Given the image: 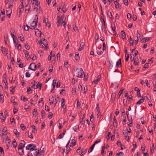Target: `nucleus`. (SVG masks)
Here are the masks:
<instances>
[{
    "mask_svg": "<svg viewBox=\"0 0 156 156\" xmlns=\"http://www.w3.org/2000/svg\"><path fill=\"white\" fill-rule=\"evenodd\" d=\"M37 20H36L35 21H34L30 25L29 28L32 30L35 29L37 27Z\"/></svg>",
    "mask_w": 156,
    "mask_h": 156,
    "instance_id": "f03ea898",
    "label": "nucleus"
},
{
    "mask_svg": "<svg viewBox=\"0 0 156 156\" xmlns=\"http://www.w3.org/2000/svg\"><path fill=\"white\" fill-rule=\"evenodd\" d=\"M125 116V115H124V116H123V118L122 119V124L123 125H125L126 124V117Z\"/></svg>",
    "mask_w": 156,
    "mask_h": 156,
    "instance_id": "79ce46f5",
    "label": "nucleus"
},
{
    "mask_svg": "<svg viewBox=\"0 0 156 156\" xmlns=\"http://www.w3.org/2000/svg\"><path fill=\"white\" fill-rule=\"evenodd\" d=\"M136 35L137 37H138H138H139L140 39L141 40L142 38L140 37V34L138 30H137V31Z\"/></svg>",
    "mask_w": 156,
    "mask_h": 156,
    "instance_id": "8fccbe9b",
    "label": "nucleus"
},
{
    "mask_svg": "<svg viewBox=\"0 0 156 156\" xmlns=\"http://www.w3.org/2000/svg\"><path fill=\"white\" fill-rule=\"evenodd\" d=\"M12 12V10L11 9H10L9 8L8 10H6V15L8 16V18H10V17L11 14Z\"/></svg>",
    "mask_w": 156,
    "mask_h": 156,
    "instance_id": "2eb2a0df",
    "label": "nucleus"
},
{
    "mask_svg": "<svg viewBox=\"0 0 156 156\" xmlns=\"http://www.w3.org/2000/svg\"><path fill=\"white\" fill-rule=\"evenodd\" d=\"M79 129V127L78 125L76 126L74 128H73L75 132L77 131V130L78 129Z\"/></svg>",
    "mask_w": 156,
    "mask_h": 156,
    "instance_id": "052dcab7",
    "label": "nucleus"
},
{
    "mask_svg": "<svg viewBox=\"0 0 156 156\" xmlns=\"http://www.w3.org/2000/svg\"><path fill=\"white\" fill-rule=\"evenodd\" d=\"M19 150V153L20 155H23L24 153V151L23 148V149H18Z\"/></svg>",
    "mask_w": 156,
    "mask_h": 156,
    "instance_id": "5701e85b",
    "label": "nucleus"
},
{
    "mask_svg": "<svg viewBox=\"0 0 156 156\" xmlns=\"http://www.w3.org/2000/svg\"><path fill=\"white\" fill-rule=\"evenodd\" d=\"M45 109L46 111L49 112L50 111L49 107L47 105L45 106Z\"/></svg>",
    "mask_w": 156,
    "mask_h": 156,
    "instance_id": "338daca9",
    "label": "nucleus"
},
{
    "mask_svg": "<svg viewBox=\"0 0 156 156\" xmlns=\"http://www.w3.org/2000/svg\"><path fill=\"white\" fill-rule=\"evenodd\" d=\"M115 7L116 9H121V5L119 4V2H115Z\"/></svg>",
    "mask_w": 156,
    "mask_h": 156,
    "instance_id": "f3484780",
    "label": "nucleus"
},
{
    "mask_svg": "<svg viewBox=\"0 0 156 156\" xmlns=\"http://www.w3.org/2000/svg\"><path fill=\"white\" fill-rule=\"evenodd\" d=\"M29 27L28 25H27L26 26H25L24 27V30L26 31H27L29 30Z\"/></svg>",
    "mask_w": 156,
    "mask_h": 156,
    "instance_id": "774afa93",
    "label": "nucleus"
},
{
    "mask_svg": "<svg viewBox=\"0 0 156 156\" xmlns=\"http://www.w3.org/2000/svg\"><path fill=\"white\" fill-rule=\"evenodd\" d=\"M41 86H42V84L41 83L38 82L36 86V87L35 88V89L38 88V87H39L40 90H41Z\"/></svg>",
    "mask_w": 156,
    "mask_h": 156,
    "instance_id": "393cba45",
    "label": "nucleus"
},
{
    "mask_svg": "<svg viewBox=\"0 0 156 156\" xmlns=\"http://www.w3.org/2000/svg\"><path fill=\"white\" fill-rule=\"evenodd\" d=\"M62 7V10L64 12H65L67 11V9H66V6L65 5V2H62L61 4Z\"/></svg>",
    "mask_w": 156,
    "mask_h": 156,
    "instance_id": "1a4fd4ad",
    "label": "nucleus"
},
{
    "mask_svg": "<svg viewBox=\"0 0 156 156\" xmlns=\"http://www.w3.org/2000/svg\"><path fill=\"white\" fill-rule=\"evenodd\" d=\"M1 13L2 14V15H0V17H1L2 18V20H3V17H5V12L4 11H2L1 12Z\"/></svg>",
    "mask_w": 156,
    "mask_h": 156,
    "instance_id": "4d7b16f0",
    "label": "nucleus"
},
{
    "mask_svg": "<svg viewBox=\"0 0 156 156\" xmlns=\"http://www.w3.org/2000/svg\"><path fill=\"white\" fill-rule=\"evenodd\" d=\"M23 52L25 54V56L26 58L27 59L30 58V56L29 55L28 52L26 50H23Z\"/></svg>",
    "mask_w": 156,
    "mask_h": 156,
    "instance_id": "ddd939ff",
    "label": "nucleus"
},
{
    "mask_svg": "<svg viewBox=\"0 0 156 156\" xmlns=\"http://www.w3.org/2000/svg\"><path fill=\"white\" fill-rule=\"evenodd\" d=\"M19 37L20 38V41H23L24 40V36L22 34Z\"/></svg>",
    "mask_w": 156,
    "mask_h": 156,
    "instance_id": "603ef678",
    "label": "nucleus"
},
{
    "mask_svg": "<svg viewBox=\"0 0 156 156\" xmlns=\"http://www.w3.org/2000/svg\"><path fill=\"white\" fill-rule=\"evenodd\" d=\"M146 97L147 98L149 102L151 103V96L149 95L148 96H147Z\"/></svg>",
    "mask_w": 156,
    "mask_h": 156,
    "instance_id": "0e129e2a",
    "label": "nucleus"
},
{
    "mask_svg": "<svg viewBox=\"0 0 156 156\" xmlns=\"http://www.w3.org/2000/svg\"><path fill=\"white\" fill-rule=\"evenodd\" d=\"M124 90V88L121 89L119 92L118 95V99H119L121 95V94L122 93L123 90Z\"/></svg>",
    "mask_w": 156,
    "mask_h": 156,
    "instance_id": "a878e982",
    "label": "nucleus"
},
{
    "mask_svg": "<svg viewBox=\"0 0 156 156\" xmlns=\"http://www.w3.org/2000/svg\"><path fill=\"white\" fill-rule=\"evenodd\" d=\"M95 145L94 144H93L92 146L88 150L89 153H90L92 151L94 148L95 147Z\"/></svg>",
    "mask_w": 156,
    "mask_h": 156,
    "instance_id": "c9c22d12",
    "label": "nucleus"
},
{
    "mask_svg": "<svg viewBox=\"0 0 156 156\" xmlns=\"http://www.w3.org/2000/svg\"><path fill=\"white\" fill-rule=\"evenodd\" d=\"M83 71L82 68L80 69V70L78 73V75L77 77H78L81 78L83 74Z\"/></svg>",
    "mask_w": 156,
    "mask_h": 156,
    "instance_id": "6e6552de",
    "label": "nucleus"
},
{
    "mask_svg": "<svg viewBox=\"0 0 156 156\" xmlns=\"http://www.w3.org/2000/svg\"><path fill=\"white\" fill-rule=\"evenodd\" d=\"M1 51L2 53L4 55H6L8 54V49L5 48V47L2 46L1 47Z\"/></svg>",
    "mask_w": 156,
    "mask_h": 156,
    "instance_id": "423d86ee",
    "label": "nucleus"
},
{
    "mask_svg": "<svg viewBox=\"0 0 156 156\" xmlns=\"http://www.w3.org/2000/svg\"><path fill=\"white\" fill-rule=\"evenodd\" d=\"M116 66L117 68L122 67V63L121 59H119V60L117 62Z\"/></svg>",
    "mask_w": 156,
    "mask_h": 156,
    "instance_id": "4468645a",
    "label": "nucleus"
},
{
    "mask_svg": "<svg viewBox=\"0 0 156 156\" xmlns=\"http://www.w3.org/2000/svg\"><path fill=\"white\" fill-rule=\"evenodd\" d=\"M19 9H22V10H23L24 9V5L23 4V3L22 2V3H21V4L19 6Z\"/></svg>",
    "mask_w": 156,
    "mask_h": 156,
    "instance_id": "49530a36",
    "label": "nucleus"
},
{
    "mask_svg": "<svg viewBox=\"0 0 156 156\" xmlns=\"http://www.w3.org/2000/svg\"><path fill=\"white\" fill-rule=\"evenodd\" d=\"M80 59V57L79 56V54H76L75 55V59L76 60H78Z\"/></svg>",
    "mask_w": 156,
    "mask_h": 156,
    "instance_id": "680f3d73",
    "label": "nucleus"
},
{
    "mask_svg": "<svg viewBox=\"0 0 156 156\" xmlns=\"http://www.w3.org/2000/svg\"><path fill=\"white\" fill-rule=\"evenodd\" d=\"M21 99L23 100L24 101H28V99L26 98L23 95L21 96Z\"/></svg>",
    "mask_w": 156,
    "mask_h": 156,
    "instance_id": "09e8293b",
    "label": "nucleus"
},
{
    "mask_svg": "<svg viewBox=\"0 0 156 156\" xmlns=\"http://www.w3.org/2000/svg\"><path fill=\"white\" fill-rule=\"evenodd\" d=\"M56 80H53V83H52V86H53V90L55 88V84H56Z\"/></svg>",
    "mask_w": 156,
    "mask_h": 156,
    "instance_id": "3c124183",
    "label": "nucleus"
},
{
    "mask_svg": "<svg viewBox=\"0 0 156 156\" xmlns=\"http://www.w3.org/2000/svg\"><path fill=\"white\" fill-rule=\"evenodd\" d=\"M78 90L80 91V92H81L82 90V86L81 85L79 84L78 86Z\"/></svg>",
    "mask_w": 156,
    "mask_h": 156,
    "instance_id": "bf43d9fd",
    "label": "nucleus"
},
{
    "mask_svg": "<svg viewBox=\"0 0 156 156\" xmlns=\"http://www.w3.org/2000/svg\"><path fill=\"white\" fill-rule=\"evenodd\" d=\"M144 101V99H141L138 101L136 104L137 105H140L141 103H143Z\"/></svg>",
    "mask_w": 156,
    "mask_h": 156,
    "instance_id": "58836bf2",
    "label": "nucleus"
},
{
    "mask_svg": "<svg viewBox=\"0 0 156 156\" xmlns=\"http://www.w3.org/2000/svg\"><path fill=\"white\" fill-rule=\"evenodd\" d=\"M101 79V75H98L97 76V78L95 79L94 81L92 82L93 83L94 82V83L96 84L98 83L100 81Z\"/></svg>",
    "mask_w": 156,
    "mask_h": 156,
    "instance_id": "dca6fc26",
    "label": "nucleus"
},
{
    "mask_svg": "<svg viewBox=\"0 0 156 156\" xmlns=\"http://www.w3.org/2000/svg\"><path fill=\"white\" fill-rule=\"evenodd\" d=\"M66 131L65 130H64L63 131V133H61L58 136V138L60 139L62 138L63 136H64V135H65V133Z\"/></svg>",
    "mask_w": 156,
    "mask_h": 156,
    "instance_id": "bb28decb",
    "label": "nucleus"
},
{
    "mask_svg": "<svg viewBox=\"0 0 156 156\" xmlns=\"http://www.w3.org/2000/svg\"><path fill=\"white\" fill-rule=\"evenodd\" d=\"M33 145V144H28L27 145L26 147V149L27 150H30L31 149V148H32V146Z\"/></svg>",
    "mask_w": 156,
    "mask_h": 156,
    "instance_id": "72a5a7b5",
    "label": "nucleus"
},
{
    "mask_svg": "<svg viewBox=\"0 0 156 156\" xmlns=\"http://www.w3.org/2000/svg\"><path fill=\"white\" fill-rule=\"evenodd\" d=\"M108 15L111 20H112L113 19L112 13L111 12H108Z\"/></svg>",
    "mask_w": 156,
    "mask_h": 156,
    "instance_id": "e433bc0d",
    "label": "nucleus"
},
{
    "mask_svg": "<svg viewBox=\"0 0 156 156\" xmlns=\"http://www.w3.org/2000/svg\"><path fill=\"white\" fill-rule=\"evenodd\" d=\"M30 9V6L28 5H26L25 7V9L26 11H29Z\"/></svg>",
    "mask_w": 156,
    "mask_h": 156,
    "instance_id": "864d4df0",
    "label": "nucleus"
},
{
    "mask_svg": "<svg viewBox=\"0 0 156 156\" xmlns=\"http://www.w3.org/2000/svg\"><path fill=\"white\" fill-rule=\"evenodd\" d=\"M151 38L150 37H146L144 38H143L142 39L141 38V40L142 41L143 43H145L151 39Z\"/></svg>",
    "mask_w": 156,
    "mask_h": 156,
    "instance_id": "f8f14e48",
    "label": "nucleus"
},
{
    "mask_svg": "<svg viewBox=\"0 0 156 156\" xmlns=\"http://www.w3.org/2000/svg\"><path fill=\"white\" fill-rule=\"evenodd\" d=\"M123 155V154L122 152H120L119 153H117L116 156H122Z\"/></svg>",
    "mask_w": 156,
    "mask_h": 156,
    "instance_id": "69168bd1",
    "label": "nucleus"
},
{
    "mask_svg": "<svg viewBox=\"0 0 156 156\" xmlns=\"http://www.w3.org/2000/svg\"><path fill=\"white\" fill-rule=\"evenodd\" d=\"M13 132L15 134L16 136L17 137H19L20 136V133L16 129H14L13 130Z\"/></svg>",
    "mask_w": 156,
    "mask_h": 156,
    "instance_id": "b1692460",
    "label": "nucleus"
},
{
    "mask_svg": "<svg viewBox=\"0 0 156 156\" xmlns=\"http://www.w3.org/2000/svg\"><path fill=\"white\" fill-rule=\"evenodd\" d=\"M20 127L23 130H24L25 128L26 127L23 124H21L20 126Z\"/></svg>",
    "mask_w": 156,
    "mask_h": 156,
    "instance_id": "13d9d810",
    "label": "nucleus"
},
{
    "mask_svg": "<svg viewBox=\"0 0 156 156\" xmlns=\"http://www.w3.org/2000/svg\"><path fill=\"white\" fill-rule=\"evenodd\" d=\"M0 119L3 120V121H2V122H4L5 121V117L4 116L3 113H1L0 114Z\"/></svg>",
    "mask_w": 156,
    "mask_h": 156,
    "instance_id": "6ab92c4d",
    "label": "nucleus"
},
{
    "mask_svg": "<svg viewBox=\"0 0 156 156\" xmlns=\"http://www.w3.org/2000/svg\"><path fill=\"white\" fill-rule=\"evenodd\" d=\"M25 144L26 143L23 140H21L18 147V149L23 148L25 147Z\"/></svg>",
    "mask_w": 156,
    "mask_h": 156,
    "instance_id": "7ed1b4c3",
    "label": "nucleus"
},
{
    "mask_svg": "<svg viewBox=\"0 0 156 156\" xmlns=\"http://www.w3.org/2000/svg\"><path fill=\"white\" fill-rule=\"evenodd\" d=\"M121 36H122V39H124L126 38V34L125 33V32L124 31H121Z\"/></svg>",
    "mask_w": 156,
    "mask_h": 156,
    "instance_id": "4be33fe9",
    "label": "nucleus"
},
{
    "mask_svg": "<svg viewBox=\"0 0 156 156\" xmlns=\"http://www.w3.org/2000/svg\"><path fill=\"white\" fill-rule=\"evenodd\" d=\"M31 127L33 129H32V132L34 133H36L37 132V129L35 128V126L34 125H32Z\"/></svg>",
    "mask_w": 156,
    "mask_h": 156,
    "instance_id": "cd10ccee",
    "label": "nucleus"
},
{
    "mask_svg": "<svg viewBox=\"0 0 156 156\" xmlns=\"http://www.w3.org/2000/svg\"><path fill=\"white\" fill-rule=\"evenodd\" d=\"M113 124L115 123L116 125H117V122L116 120V118L115 116H114V119H113Z\"/></svg>",
    "mask_w": 156,
    "mask_h": 156,
    "instance_id": "6e6d98bb",
    "label": "nucleus"
},
{
    "mask_svg": "<svg viewBox=\"0 0 156 156\" xmlns=\"http://www.w3.org/2000/svg\"><path fill=\"white\" fill-rule=\"evenodd\" d=\"M41 113L42 114V115H41L42 118L43 119L45 116V115L44 114L45 113L44 111L43 110H42L41 111Z\"/></svg>",
    "mask_w": 156,
    "mask_h": 156,
    "instance_id": "37998d69",
    "label": "nucleus"
},
{
    "mask_svg": "<svg viewBox=\"0 0 156 156\" xmlns=\"http://www.w3.org/2000/svg\"><path fill=\"white\" fill-rule=\"evenodd\" d=\"M76 142L75 140L73 139H72L71 140V142L70 146L71 147H73L76 145Z\"/></svg>",
    "mask_w": 156,
    "mask_h": 156,
    "instance_id": "412c9836",
    "label": "nucleus"
},
{
    "mask_svg": "<svg viewBox=\"0 0 156 156\" xmlns=\"http://www.w3.org/2000/svg\"><path fill=\"white\" fill-rule=\"evenodd\" d=\"M36 147V146L33 144L32 148L30 149V152H32L33 151H35L36 153H33V154L36 156H37L39 154V150L37 149Z\"/></svg>",
    "mask_w": 156,
    "mask_h": 156,
    "instance_id": "f257e3e1",
    "label": "nucleus"
},
{
    "mask_svg": "<svg viewBox=\"0 0 156 156\" xmlns=\"http://www.w3.org/2000/svg\"><path fill=\"white\" fill-rule=\"evenodd\" d=\"M154 144H152V147H151V149H150V152L152 154L154 152Z\"/></svg>",
    "mask_w": 156,
    "mask_h": 156,
    "instance_id": "4c0bfd02",
    "label": "nucleus"
},
{
    "mask_svg": "<svg viewBox=\"0 0 156 156\" xmlns=\"http://www.w3.org/2000/svg\"><path fill=\"white\" fill-rule=\"evenodd\" d=\"M14 0H10V2L9 4V9L12 8Z\"/></svg>",
    "mask_w": 156,
    "mask_h": 156,
    "instance_id": "aec40b11",
    "label": "nucleus"
},
{
    "mask_svg": "<svg viewBox=\"0 0 156 156\" xmlns=\"http://www.w3.org/2000/svg\"><path fill=\"white\" fill-rule=\"evenodd\" d=\"M139 62V61L138 59H135L134 62V64L135 65H137L138 64Z\"/></svg>",
    "mask_w": 156,
    "mask_h": 156,
    "instance_id": "de8ad7c7",
    "label": "nucleus"
},
{
    "mask_svg": "<svg viewBox=\"0 0 156 156\" xmlns=\"http://www.w3.org/2000/svg\"><path fill=\"white\" fill-rule=\"evenodd\" d=\"M54 100V98L53 96H51L49 98L50 104L52 105L53 103V101Z\"/></svg>",
    "mask_w": 156,
    "mask_h": 156,
    "instance_id": "c85d7f7f",
    "label": "nucleus"
},
{
    "mask_svg": "<svg viewBox=\"0 0 156 156\" xmlns=\"http://www.w3.org/2000/svg\"><path fill=\"white\" fill-rule=\"evenodd\" d=\"M42 44L44 45L45 47V50L47 49L48 48V42L46 40L44 39L42 40Z\"/></svg>",
    "mask_w": 156,
    "mask_h": 156,
    "instance_id": "0eeeda50",
    "label": "nucleus"
},
{
    "mask_svg": "<svg viewBox=\"0 0 156 156\" xmlns=\"http://www.w3.org/2000/svg\"><path fill=\"white\" fill-rule=\"evenodd\" d=\"M129 44L130 46H133V44L134 41L132 39L131 37H129Z\"/></svg>",
    "mask_w": 156,
    "mask_h": 156,
    "instance_id": "2f4dec72",
    "label": "nucleus"
},
{
    "mask_svg": "<svg viewBox=\"0 0 156 156\" xmlns=\"http://www.w3.org/2000/svg\"><path fill=\"white\" fill-rule=\"evenodd\" d=\"M63 17L62 16H61V17H60V15L58 14L57 17V19L58 20V25H57V26H59L60 25H61L62 22L63 21Z\"/></svg>",
    "mask_w": 156,
    "mask_h": 156,
    "instance_id": "39448f33",
    "label": "nucleus"
},
{
    "mask_svg": "<svg viewBox=\"0 0 156 156\" xmlns=\"http://www.w3.org/2000/svg\"><path fill=\"white\" fill-rule=\"evenodd\" d=\"M33 1L36 2L35 6L40 8V3L38 2V0H33Z\"/></svg>",
    "mask_w": 156,
    "mask_h": 156,
    "instance_id": "473e14b6",
    "label": "nucleus"
},
{
    "mask_svg": "<svg viewBox=\"0 0 156 156\" xmlns=\"http://www.w3.org/2000/svg\"><path fill=\"white\" fill-rule=\"evenodd\" d=\"M111 27H112V30L113 31V33H114V34L116 36V35H117V34L116 33V31H115V24H114L113 25H111Z\"/></svg>",
    "mask_w": 156,
    "mask_h": 156,
    "instance_id": "a211bd4d",
    "label": "nucleus"
},
{
    "mask_svg": "<svg viewBox=\"0 0 156 156\" xmlns=\"http://www.w3.org/2000/svg\"><path fill=\"white\" fill-rule=\"evenodd\" d=\"M72 92L73 94H75L76 92V87H74L72 88Z\"/></svg>",
    "mask_w": 156,
    "mask_h": 156,
    "instance_id": "c03bdc74",
    "label": "nucleus"
},
{
    "mask_svg": "<svg viewBox=\"0 0 156 156\" xmlns=\"http://www.w3.org/2000/svg\"><path fill=\"white\" fill-rule=\"evenodd\" d=\"M77 101V108L78 109H79L81 108V104L79 102L78 99L76 100V101Z\"/></svg>",
    "mask_w": 156,
    "mask_h": 156,
    "instance_id": "f704fd0d",
    "label": "nucleus"
},
{
    "mask_svg": "<svg viewBox=\"0 0 156 156\" xmlns=\"http://www.w3.org/2000/svg\"><path fill=\"white\" fill-rule=\"evenodd\" d=\"M0 101L2 103L4 102V96L2 94L0 95Z\"/></svg>",
    "mask_w": 156,
    "mask_h": 156,
    "instance_id": "ea45409f",
    "label": "nucleus"
},
{
    "mask_svg": "<svg viewBox=\"0 0 156 156\" xmlns=\"http://www.w3.org/2000/svg\"><path fill=\"white\" fill-rule=\"evenodd\" d=\"M61 107L63 108V111L64 113H65L66 111V105H65V104L64 103L62 104H61Z\"/></svg>",
    "mask_w": 156,
    "mask_h": 156,
    "instance_id": "c756f323",
    "label": "nucleus"
},
{
    "mask_svg": "<svg viewBox=\"0 0 156 156\" xmlns=\"http://www.w3.org/2000/svg\"><path fill=\"white\" fill-rule=\"evenodd\" d=\"M22 9H18L17 10V12L18 13L17 14V15L18 17H20V15L22 12Z\"/></svg>",
    "mask_w": 156,
    "mask_h": 156,
    "instance_id": "a19ab883",
    "label": "nucleus"
},
{
    "mask_svg": "<svg viewBox=\"0 0 156 156\" xmlns=\"http://www.w3.org/2000/svg\"><path fill=\"white\" fill-rule=\"evenodd\" d=\"M52 115H53L52 113L51 112H49V114H48V118L50 119L52 118Z\"/></svg>",
    "mask_w": 156,
    "mask_h": 156,
    "instance_id": "e2e57ef3",
    "label": "nucleus"
},
{
    "mask_svg": "<svg viewBox=\"0 0 156 156\" xmlns=\"http://www.w3.org/2000/svg\"><path fill=\"white\" fill-rule=\"evenodd\" d=\"M33 115L35 117H36L37 115V113L36 109H34L33 111Z\"/></svg>",
    "mask_w": 156,
    "mask_h": 156,
    "instance_id": "7c9ffc66",
    "label": "nucleus"
},
{
    "mask_svg": "<svg viewBox=\"0 0 156 156\" xmlns=\"http://www.w3.org/2000/svg\"><path fill=\"white\" fill-rule=\"evenodd\" d=\"M70 141H69L68 143L66 145V154H68L69 152L70 151L71 148L69 147L68 146V145Z\"/></svg>",
    "mask_w": 156,
    "mask_h": 156,
    "instance_id": "9d476101",
    "label": "nucleus"
},
{
    "mask_svg": "<svg viewBox=\"0 0 156 156\" xmlns=\"http://www.w3.org/2000/svg\"><path fill=\"white\" fill-rule=\"evenodd\" d=\"M85 44L83 42H82L81 43L80 45V47L78 49V51H81L84 48Z\"/></svg>",
    "mask_w": 156,
    "mask_h": 156,
    "instance_id": "9b49d317",
    "label": "nucleus"
},
{
    "mask_svg": "<svg viewBox=\"0 0 156 156\" xmlns=\"http://www.w3.org/2000/svg\"><path fill=\"white\" fill-rule=\"evenodd\" d=\"M80 123L82 125H83L84 124L85 121L83 120V119L81 118L80 119Z\"/></svg>",
    "mask_w": 156,
    "mask_h": 156,
    "instance_id": "5fc2aeb1",
    "label": "nucleus"
},
{
    "mask_svg": "<svg viewBox=\"0 0 156 156\" xmlns=\"http://www.w3.org/2000/svg\"><path fill=\"white\" fill-rule=\"evenodd\" d=\"M31 84H32L31 87L35 89L36 86L35 81L34 80L31 83Z\"/></svg>",
    "mask_w": 156,
    "mask_h": 156,
    "instance_id": "a18cd8bd",
    "label": "nucleus"
},
{
    "mask_svg": "<svg viewBox=\"0 0 156 156\" xmlns=\"http://www.w3.org/2000/svg\"><path fill=\"white\" fill-rule=\"evenodd\" d=\"M37 65L34 63H31L28 67V69L33 71H35Z\"/></svg>",
    "mask_w": 156,
    "mask_h": 156,
    "instance_id": "20e7f679",
    "label": "nucleus"
}]
</instances>
